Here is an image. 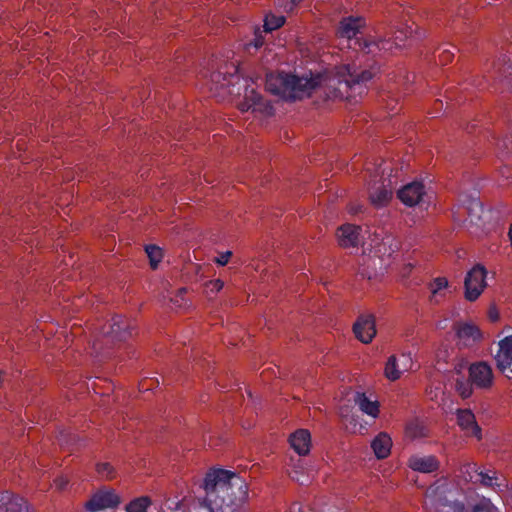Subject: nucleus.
<instances>
[{"mask_svg":"<svg viewBox=\"0 0 512 512\" xmlns=\"http://www.w3.org/2000/svg\"><path fill=\"white\" fill-rule=\"evenodd\" d=\"M457 421L459 426L463 430H466L469 435L475 436L478 439H480L481 429L478 426L475 419V415L472 413L471 410H458Z\"/></svg>","mask_w":512,"mask_h":512,"instance_id":"nucleus-16","label":"nucleus"},{"mask_svg":"<svg viewBox=\"0 0 512 512\" xmlns=\"http://www.w3.org/2000/svg\"><path fill=\"white\" fill-rule=\"evenodd\" d=\"M151 504V500L149 497H140L133 501H131L127 507V512H147L148 506Z\"/></svg>","mask_w":512,"mask_h":512,"instance_id":"nucleus-27","label":"nucleus"},{"mask_svg":"<svg viewBox=\"0 0 512 512\" xmlns=\"http://www.w3.org/2000/svg\"><path fill=\"white\" fill-rule=\"evenodd\" d=\"M411 35H412L411 30L409 32L403 31V30H397L393 36V43L395 44V47L398 48V47H401L402 45H404L405 40L408 39L409 37H411Z\"/></svg>","mask_w":512,"mask_h":512,"instance_id":"nucleus-33","label":"nucleus"},{"mask_svg":"<svg viewBox=\"0 0 512 512\" xmlns=\"http://www.w3.org/2000/svg\"><path fill=\"white\" fill-rule=\"evenodd\" d=\"M302 0H292L291 2L294 4V5H297L298 3H300Z\"/></svg>","mask_w":512,"mask_h":512,"instance_id":"nucleus-50","label":"nucleus"},{"mask_svg":"<svg viewBox=\"0 0 512 512\" xmlns=\"http://www.w3.org/2000/svg\"><path fill=\"white\" fill-rule=\"evenodd\" d=\"M488 318L491 322H496L499 319V312L494 305L490 306L488 310Z\"/></svg>","mask_w":512,"mask_h":512,"instance_id":"nucleus-42","label":"nucleus"},{"mask_svg":"<svg viewBox=\"0 0 512 512\" xmlns=\"http://www.w3.org/2000/svg\"><path fill=\"white\" fill-rule=\"evenodd\" d=\"M187 292V289L186 288H180L178 291H177V294L175 295V297L171 298L170 301L173 302L177 307H182L183 305L186 304V301L184 299V294Z\"/></svg>","mask_w":512,"mask_h":512,"instance_id":"nucleus-36","label":"nucleus"},{"mask_svg":"<svg viewBox=\"0 0 512 512\" xmlns=\"http://www.w3.org/2000/svg\"><path fill=\"white\" fill-rule=\"evenodd\" d=\"M409 467L414 471L432 473L439 469L440 464L435 456H413L409 459Z\"/></svg>","mask_w":512,"mask_h":512,"instance_id":"nucleus-17","label":"nucleus"},{"mask_svg":"<svg viewBox=\"0 0 512 512\" xmlns=\"http://www.w3.org/2000/svg\"><path fill=\"white\" fill-rule=\"evenodd\" d=\"M464 367H465V365H464V364H459V365L455 366V369H454V370H455V373H456L457 375H460V374H461V371H462V369H463Z\"/></svg>","mask_w":512,"mask_h":512,"instance_id":"nucleus-45","label":"nucleus"},{"mask_svg":"<svg viewBox=\"0 0 512 512\" xmlns=\"http://www.w3.org/2000/svg\"><path fill=\"white\" fill-rule=\"evenodd\" d=\"M289 441L292 448L299 455L308 454L310 448V433L307 430H297L290 436Z\"/></svg>","mask_w":512,"mask_h":512,"instance_id":"nucleus-18","label":"nucleus"},{"mask_svg":"<svg viewBox=\"0 0 512 512\" xmlns=\"http://www.w3.org/2000/svg\"><path fill=\"white\" fill-rule=\"evenodd\" d=\"M360 227L345 224L338 228L337 237L339 245L343 248L356 247L359 242Z\"/></svg>","mask_w":512,"mask_h":512,"instance_id":"nucleus-14","label":"nucleus"},{"mask_svg":"<svg viewBox=\"0 0 512 512\" xmlns=\"http://www.w3.org/2000/svg\"><path fill=\"white\" fill-rule=\"evenodd\" d=\"M353 332L362 343H370L376 335L374 317L372 315L360 316L353 325Z\"/></svg>","mask_w":512,"mask_h":512,"instance_id":"nucleus-9","label":"nucleus"},{"mask_svg":"<svg viewBox=\"0 0 512 512\" xmlns=\"http://www.w3.org/2000/svg\"><path fill=\"white\" fill-rule=\"evenodd\" d=\"M470 512H493V507L490 502H480L475 505Z\"/></svg>","mask_w":512,"mask_h":512,"instance_id":"nucleus-37","label":"nucleus"},{"mask_svg":"<svg viewBox=\"0 0 512 512\" xmlns=\"http://www.w3.org/2000/svg\"><path fill=\"white\" fill-rule=\"evenodd\" d=\"M202 499L211 512H247V484L236 474L215 469L208 472L201 485Z\"/></svg>","mask_w":512,"mask_h":512,"instance_id":"nucleus-2","label":"nucleus"},{"mask_svg":"<svg viewBox=\"0 0 512 512\" xmlns=\"http://www.w3.org/2000/svg\"><path fill=\"white\" fill-rule=\"evenodd\" d=\"M211 77H212L213 81H219V79L221 77V73L220 72L213 73Z\"/></svg>","mask_w":512,"mask_h":512,"instance_id":"nucleus-46","label":"nucleus"},{"mask_svg":"<svg viewBox=\"0 0 512 512\" xmlns=\"http://www.w3.org/2000/svg\"><path fill=\"white\" fill-rule=\"evenodd\" d=\"M406 434L411 438H420L426 437L428 435V431L423 423L415 420L407 424Z\"/></svg>","mask_w":512,"mask_h":512,"instance_id":"nucleus-24","label":"nucleus"},{"mask_svg":"<svg viewBox=\"0 0 512 512\" xmlns=\"http://www.w3.org/2000/svg\"><path fill=\"white\" fill-rule=\"evenodd\" d=\"M247 99L252 101L251 105H253V112H260L269 116L273 115V106L268 101L264 100L262 95L258 93L254 88H251L250 91H247Z\"/></svg>","mask_w":512,"mask_h":512,"instance_id":"nucleus-19","label":"nucleus"},{"mask_svg":"<svg viewBox=\"0 0 512 512\" xmlns=\"http://www.w3.org/2000/svg\"><path fill=\"white\" fill-rule=\"evenodd\" d=\"M147 256L150 260V265L153 269H156L158 263L162 259V250L155 245H148L145 248Z\"/></svg>","mask_w":512,"mask_h":512,"instance_id":"nucleus-30","label":"nucleus"},{"mask_svg":"<svg viewBox=\"0 0 512 512\" xmlns=\"http://www.w3.org/2000/svg\"><path fill=\"white\" fill-rule=\"evenodd\" d=\"M120 503V498L114 491L100 490L86 502L85 507L91 512H95L105 508H112Z\"/></svg>","mask_w":512,"mask_h":512,"instance_id":"nucleus-10","label":"nucleus"},{"mask_svg":"<svg viewBox=\"0 0 512 512\" xmlns=\"http://www.w3.org/2000/svg\"><path fill=\"white\" fill-rule=\"evenodd\" d=\"M496 146L501 151V153H504L505 150H509L506 139L497 140Z\"/></svg>","mask_w":512,"mask_h":512,"instance_id":"nucleus-43","label":"nucleus"},{"mask_svg":"<svg viewBox=\"0 0 512 512\" xmlns=\"http://www.w3.org/2000/svg\"><path fill=\"white\" fill-rule=\"evenodd\" d=\"M365 21L362 17H344L339 22V26L336 31V35L340 38H346L349 41H353L350 47L355 50H359V40H366L368 36L364 37L361 29L364 27Z\"/></svg>","mask_w":512,"mask_h":512,"instance_id":"nucleus-5","label":"nucleus"},{"mask_svg":"<svg viewBox=\"0 0 512 512\" xmlns=\"http://www.w3.org/2000/svg\"><path fill=\"white\" fill-rule=\"evenodd\" d=\"M285 23L283 16L267 15L264 21V28L266 32H270L280 28Z\"/></svg>","mask_w":512,"mask_h":512,"instance_id":"nucleus-29","label":"nucleus"},{"mask_svg":"<svg viewBox=\"0 0 512 512\" xmlns=\"http://www.w3.org/2000/svg\"><path fill=\"white\" fill-rule=\"evenodd\" d=\"M357 43H359V50L366 54L374 53L376 50L392 51L393 48H396L393 38L386 39L368 36L366 40H359Z\"/></svg>","mask_w":512,"mask_h":512,"instance_id":"nucleus-12","label":"nucleus"},{"mask_svg":"<svg viewBox=\"0 0 512 512\" xmlns=\"http://www.w3.org/2000/svg\"><path fill=\"white\" fill-rule=\"evenodd\" d=\"M469 378L477 388L488 389L493 384L492 368L485 362H477L468 367Z\"/></svg>","mask_w":512,"mask_h":512,"instance_id":"nucleus-7","label":"nucleus"},{"mask_svg":"<svg viewBox=\"0 0 512 512\" xmlns=\"http://www.w3.org/2000/svg\"><path fill=\"white\" fill-rule=\"evenodd\" d=\"M261 45H262V42H260V41H258V40H257V41H256V43H255V46H256V47H259V46H261Z\"/></svg>","mask_w":512,"mask_h":512,"instance_id":"nucleus-51","label":"nucleus"},{"mask_svg":"<svg viewBox=\"0 0 512 512\" xmlns=\"http://www.w3.org/2000/svg\"><path fill=\"white\" fill-rule=\"evenodd\" d=\"M424 194V185L421 182H412L398 191V198L404 204L414 206L420 202Z\"/></svg>","mask_w":512,"mask_h":512,"instance_id":"nucleus-11","label":"nucleus"},{"mask_svg":"<svg viewBox=\"0 0 512 512\" xmlns=\"http://www.w3.org/2000/svg\"><path fill=\"white\" fill-rule=\"evenodd\" d=\"M265 87L271 94L289 101L300 100L310 96L313 91L309 77H300L284 71L268 73L266 75Z\"/></svg>","mask_w":512,"mask_h":512,"instance_id":"nucleus-4","label":"nucleus"},{"mask_svg":"<svg viewBox=\"0 0 512 512\" xmlns=\"http://www.w3.org/2000/svg\"><path fill=\"white\" fill-rule=\"evenodd\" d=\"M457 336L465 341H477L481 338V332L479 328L473 324L465 323L460 324L456 328Z\"/></svg>","mask_w":512,"mask_h":512,"instance_id":"nucleus-21","label":"nucleus"},{"mask_svg":"<svg viewBox=\"0 0 512 512\" xmlns=\"http://www.w3.org/2000/svg\"><path fill=\"white\" fill-rule=\"evenodd\" d=\"M290 512H314L308 505H304L300 502H295L290 507Z\"/></svg>","mask_w":512,"mask_h":512,"instance_id":"nucleus-39","label":"nucleus"},{"mask_svg":"<svg viewBox=\"0 0 512 512\" xmlns=\"http://www.w3.org/2000/svg\"><path fill=\"white\" fill-rule=\"evenodd\" d=\"M369 199L374 206H384L392 198V189L388 188L383 182L369 183Z\"/></svg>","mask_w":512,"mask_h":512,"instance_id":"nucleus-13","label":"nucleus"},{"mask_svg":"<svg viewBox=\"0 0 512 512\" xmlns=\"http://www.w3.org/2000/svg\"><path fill=\"white\" fill-rule=\"evenodd\" d=\"M206 287H210L212 291L219 292L224 287V282L220 279L210 280L206 283Z\"/></svg>","mask_w":512,"mask_h":512,"instance_id":"nucleus-40","label":"nucleus"},{"mask_svg":"<svg viewBox=\"0 0 512 512\" xmlns=\"http://www.w3.org/2000/svg\"><path fill=\"white\" fill-rule=\"evenodd\" d=\"M473 385L474 384H472L470 378L468 380H465L463 377L456 378L455 388H456V391L458 392V394L463 399H466L471 396Z\"/></svg>","mask_w":512,"mask_h":512,"instance_id":"nucleus-26","label":"nucleus"},{"mask_svg":"<svg viewBox=\"0 0 512 512\" xmlns=\"http://www.w3.org/2000/svg\"><path fill=\"white\" fill-rule=\"evenodd\" d=\"M134 327L131 321L123 316H115L105 323L95 334L91 344V354L96 357H109L111 350L119 343L126 342L132 337Z\"/></svg>","mask_w":512,"mask_h":512,"instance_id":"nucleus-3","label":"nucleus"},{"mask_svg":"<svg viewBox=\"0 0 512 512\" xmlns=\"http://www.w3.org/2000/svg\"><path fill=\"white\" fill-rule=\"evenodd\" d=\"M508 237H509L510 244L512 247V224L510 225V228H509Z\"/></svg>","mask_w":512,"mask_h":512,"instance_id":"nucleus-47","label":"nucleus"},{"mask_svg":"<svg viewBox=\"0 0 512 512\" xmlns=\"http://www.w3.org/2000/svg\"><path fill=\"white\" fill-rule=\"evenodd\" d=\"M495 360L499 371L512 379V335L500 341Z\"/></svg>","mask_w":512,"mask_h":512,"instance_id":"nucleus-8","label":"nucleus"},{"mask_svg":"<svg viewBox=\"0 0 512 512\" xmlns=\"http://www.w3.org/2000/svg\"><path fill=\"white\" fill-rule=\"evenodd\" d=\"M487 271L484 266L475 265L466 275L464 281L465 299L468 301H475L483 292L486 287Z\"/></svg>","mask_w":512,"mask_h":512,"instance_id":"nucleus-6","label":"nucleus"},{"mask_svg":"<svg viewBox=\"0 0 512 512\" xmlns=\"http://www.w3.org/2000/svg\"><path fill=\"white\" fill-rule=\"evenodd\" d=\"M380 72L379 65H358L356 63L336 66L323 73L310 72L309 82L316 88H322L329 99H349L365 92L370 82Z\"/></svg>","mask_w":512,"mask_h":512,"instance_id":"nucleus-1","label":"nucleus"},{"mask_svg":"<svg viewBox=\"0 0 512 512\" xmlns=\"http://www.w3.org/2000/svg\"><path fill=\"white\" fill-rule=\"evenodd\" d=\"M476 481L483 486L491 487L495 489L496 487L505 486L502 483H499V478L496 476V472H492V475L488 473L475 471Z\"/></svg>","mask_w":512,"mask_h":512,"instance_id":"nucleus-23","label":"nucleus"},{"mask_svg":"<svg viewBox=\"0 0 512 512\" xmlns=\"http://www.w3.org/2000/svg\"><path fill=\"white\" fill-rule=\"evenodd\" d=\"M97 473L106 479H113L115 476L114 468L110 463H99L96 465Z\"/></svg>","mask_w":512,"mask_h":512,"instance_id":"nucleus-32","label":"nucleus"},{"mask_svg":"<svg viewBox=\"0 0 512 512\" xmlns=\"http://www.w3.org/2000/svg\"><path fill=\"white\" fill-rule=\"evenodd\" d=\"M391 438L386 433H380L371 443V447L378 459H384L390 454Z\"/></svg>","mask_w":512,"mask_h":512,"instance_id":"nucleus-20","label":"nucleus"},{"mask_svg":"<svg viewBox=\"0 0 512 512\" xmlns=\"http://www.w3.org/2000/svg\"><path fill=\"white\" fill-rule=\"evenodd\" d=\"M232 256V252L231 251H227L225 253H221L217 258H216V262L219 264V265H226L230 259V257Z\"/></svg>","mask_w":512,"mask_h":512,"instance_id":"nucleus-41","label":"nucleus"},{"mask_svg":"<svg viewBox=\"0 0 512 512\" xmlns=\"http://www.w3.org/2000/svg\"><path fill=\"white\" fill-rule=\"evenodd\" d=\"M448 286V281L444 277H438L434 279L433 283L431 284V291L432 295L435 296L437 292L441 289H444Z\"/></svg>","mask_w":512,"mask_h":512,"instance_id":"nucleus-35","label":"nucleus"},{"mask_svg":"<svg viewBox=\"0 0 512 512\" xmlns=\"http://www.w3.org/2000/svg\"><path fill=\"white\" fill-rule=\"evenodd\" d=\"M384 374L386 378H388L391 381H395L400 378L401 371L398 368L397 358L394 355L388 358L387 363L385 365Z\"/></svg>","mask_w":512,"mask_h":512,"instance_id":"nucleus-25","label":"nucleus"},{"mask_svg":"<svg viewBox=\"0 0 512 512\" xmlns=\"http://www.w3.org/2000/svg\"><path fill=\"white\" fill-rule=\"evenodd\" d=\"M475 471H478L476 464L465 463L462 464L459 468V476L462 477L466 482L477 483Z\"/></svg>","mask_w":512,"mask_h":512,"instance_id":"nucleus-28","label":"nucleus"},{"mask_svg":"<svg viewBox=\"0 0 512 512\" xmlns=\"http://www.w3.org/2000/svg\"><path fill=\"white\" fill-rule=\"evenodd\" d=\"M0 512H28L26 501L5 491L0 494Z\"/></svg>","mask_w":512,"mask_h":512,"instance_id":"nucleus-15","label":"nucleus"},{"mask_svg":"<svg viewBox=\"0 0 512 512\" xmlns=\"http://www.w3.org/2000/svg\"><path fill=\"white\" fill-rule=\"evenodd\" d=\"M172 512H189V510H188V511H186L183 507L179 506V507H177V508H176L174 511H172Z\"/></svg>","mask_w":512,"mask_h":512,"instance_id":"nucleus-48","label":"nucleus"},{"mask_svg":"<svg viewBox=\"0 0 512 512\" xmlns=\"http://www.w3.org/2000/svg\"><path fill=\"white\" fill-rule=\"evenodd\" d=\"M441 105H442V102H441L440 100H437V101L435 102V107H436V108H439V106H441Z\"/></svg>","mask_w":512,"mask_h":512,"instance_id":"nucleus-49","label":"nucleus"},{"mask_svg":"<svg viewBox=\"0 0 512 512\" xmlns=\"http://www.w3.org/2000/svg\"><path fill=\"white\" fill-rule=\"evenodd\" d=\"M437 58L440 65H447L452 62L454 52L446 47H440L437 49Z\"/></svg>","mask_w":512,"mask_h":512,"instance_id":"nucleus-31","label":"nucleus"},{"mask_svg":"<svg viewBox=\"0 0 512 512\" xmlns=\"http://www.w3.org/2000/svg\"><path fill=\"white\" fill-rule=\"evenodd\" d=\"M290 478L296 482H299L300 484H303V482L300 481V478H299V471L298 470H292L290 472H288Z\"/></svg>","mask_w":512,"mask_h":512,"instance_id":"nucleus-44","label":"nucleus"},{"mask_svg":"<svg viewBox=\"0 0 512 512\" xmlns=\"http://www.w3.org/2000/svg\"><path fill=\"white\" fill-rule=\"evenodd\" d=\"M247 91H250V89L247 87L246 88V91H245V96H244V100L241 101L239 104H238V108L242 111V112H246L248 110H252L253 111V105L252 104V101H249L247 99Z\"/></svg>","mask_w":512,"mask_h":512,"instance_id":"nucleus-38","label":"nucleus"},{"mask_svg":"<svg viewBox=\"0 0 512 512\" xmlns=\"http://www.w3.org/2000/svg\"><path fill=\"white\" fill-rule=\"evenodd\" d=\"M189 512H211V510L201 498H198L189 505Z\"/></svg>","mask_w":512,"mask_h":512,"instance_id":"nucleus-34","label":"nucleus"},{"mask_svg":"<svg viewBox=\"0 0 512 512\" xmlns=\"http://www.w3.org/2000/svg\"><path fill=\"white\" fill-rule=\"evenodd\" d=\"M354 401L368 415L376 417L379 413L377 402L370 401L364 393H356Z\"/></svg>","mask_w":512,"mask_h":512,"instance_id":"nucleus-22","label":"nucleus"}]
</instances>
